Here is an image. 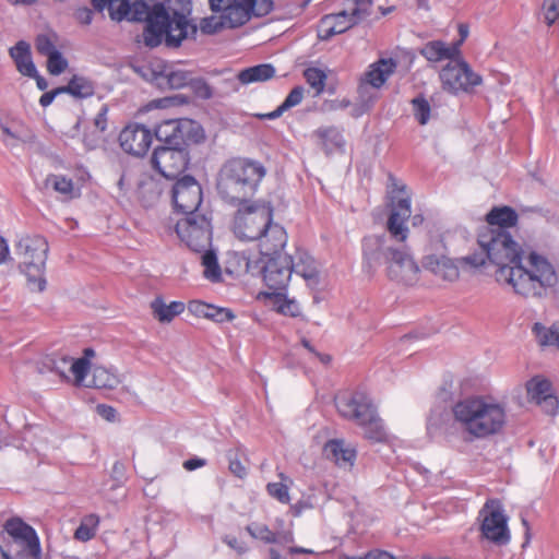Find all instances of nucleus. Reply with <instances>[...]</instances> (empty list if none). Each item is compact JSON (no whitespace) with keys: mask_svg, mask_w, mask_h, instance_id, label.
<instances>
[{"mask_svg":"<svg viewBox=\"0 0 559 559\" xmlns=\"http://www.w3.org/2000/svg\"><path fill=\"white\" fill-rule=\"evenodd\" d=\"M201 263L204 267L203 275L206 280L217 283L222 280V270L214 250L206 248L201 251Z\"/></svg>","mask_w":559,"mask_h":559,"instance_id":"40","label":"nucleus"},{"mask_svg":"<svg viewBox=\"0 0 559 559\" xmlns=\"http://www.w3.org/2000/svg\"><path fill=\"white\" fill-rule=\"evenodd\" d=\"M317 143L326 155L343 154L346 141L336 127H321L313 132Z\"/></svg>","mask_w":559,"mask_h":559,"instance_id":"30","label":"nucleus"},{"mask_svg":"<svg viewBox=\"0 0 559 559\" xmlns=\"http://www.w3.org/2000/svg\"><path fill=\"white\" fill-rule=\"evenodd\" d=\"M9 55L22 75L28 78L37 75V69L32 59L31 45L27 41H17L15 46L9 49Z\"/></svg>","mask_w":559,"mask_h":559,"instance_id":"33","label":"nucleus"},{"mask_svg":"<svg viewBox=\"0 0 559 559\" xmlns=\"http://www.w3.org/2000/svg\"><path fill=\"white\" fill-rule=\"evenodd\" d=\"M261 237L257 238L254 242H257L260 259H266L271 257L283 255L282 250L285 248L287 243V233L285 228L273 221V216L271 217L270 227H265Z\"/></svg>","mask_w":559,"mask_h":559,"instance_id":"23","label":"nucleus"},{"mask_svg":"<svg viewBox=\"0 0 559 559\" xmlns=\"http://www.w3.org/2000/svg\"><path fill=\"white\" fill-rule=\"evenodd\" d=\"M543 11L547 25L551 26L559 21V0H544Z\"/></svg>","mask_w":559,"mask_h":559,"instance_id":"50","label":"nucleus"},{"mask_svg":"<svg viewBox=\"0 0 559 559\" xmlns=\"http://www.w3.org/2000/svg\"><path fill=\"white\" fill-rule=\"evenodd\" d=\"M188 310L191 314L199 317V318H205L209 314V307L210 304H206L201 300H191L188 302Z\"/></svg>","mask_w":559,"mask_h":559,"instance_id":"55","label":"nucleus"},{"mask_svg":"<svg viewBox=\"0 0 559 559\" xmlns=\"http://www.w3.org/2000/svg\"><path fill=\"white\" fill-rule=\"evenodd\" d=\"M92 4L99 12L107 8L110 19L117 22L122 20L147 22V14H150L148 7L143 1L131 4L129 0H92Z\"/></svg>","mask_w":559,"mask_h":559,"instance_id":"18","label":"nucleus"},{"mask_svg":"<svg viewBox=\"0 0 559 559\" xmlns=\"http://www.w3.org/2000/svg\"><path fill=\"white\" fill-rule=\"evenodd\" d=\"M477 243L487 254L488 261L497 266V282L511 286L519 295L542 297L559 282L551 263L535 252L524 257L522 247L508 230L480 228Z\"/></svg>","mask_w":559,"mask_h":559,"instance_id":"1","label":"nucleus"},{"mask_svg":"<svg viewBox=\"0 0 559 559\" xmlns=\"http://www.w3.org/2000/svg\"><path fill=\"white\" fill-rule=\"evenodd\" d=\"M98 414L108 421L116 418V409L109 405L100 404L97 406Z\"/></svg>","mask_w":559,"mask_h":559,"instance_id":"63","label":"nucleus"},{"mask_svg":"<svg viewBox=\"0 0 559 559\" xmlns=\"http://www.w3.org/2000/svg\"><path fill=\"white\" fill-rule=\"evenodd\" d=\"M273 207L265 202H248L239 205L235 217L233 231L241 241H255L261 237L265 227H270Z\"/></svg>","mask_w":559,"mask_h":559,"instance_id":"9","label":"nucleus"},{"mask_svg":"<svg viewBox=\"0 0 559 559\" xmlns=\"http://www.w3.org/2000/svg\"><path fill=\"white\" fill-rule=\"evenodd\" d=\"M304 98V88L301 86L294 87L287 95L282 105H299Z\"/></svg>","mask_w":559,"mask_h":559,"instance_id":"58","label":"nucleus"},{"mask_svg":"<svg viewBox=\"0 0 559 559\" xmlns=\"http://www.w3.org/2000/svg\"><path fill=\"white\" fill-rule=\"evenodd\" d=\"M95 530L93 527H86L85 525H80L74 533L76 539L82 542H87L95 536Z\"/></svg>","mask_w":559,"mask_h":559,"instance_id":"61","label":"nucleus"},{"mask_svg":"<svg viewBox=\"0 0 559 559\" xmlns=\"http://www.w3.org/2000/svg\"><path fill=\"white\" fill-rule=\"evenodd\" d=\"M223 27H228L227 22L223 17V14L221 13L219 16H209L204 17L200 22V29L204 34H215Z\"/></svg>","mask_w":559,"mask_h":559,"instance_id":"48","label":"nucleus"},{"mask_svg":"<svg viewBox=\"0 0 559 559\" xmlns=\"http://www.w3.org/2000/svg\"><path fill=\"white\" fill-rule=\"evenodd\" d=\"M448 63L439 72L441 86L452 95L472 94L483 84V78L475 72L463 55L447 57Z\"/></svg>","mask_w":559,"mask_h":559,"instance_id":"10","label":"nucleus"},{"mask_svg":"<svg viewBox=\"0 0 559 559\" xmlns=\"http://www.w3.org/2000/svg\"><path fill=\"white\" fill-rule=\"evenodd\" d=\"M455 421L475 439L498 433L506 424L502 404L486 396H473L459 401L452 407Z\"/></svg>","mask_w":559,"mask_h":559,"instance_id":"4","label":"nucleus"},{"mask_svg":"<svg viewBox=\"0 0 559 559\" xmlns=\"http://www.w3.org/2000/svg\"><path fill=\"white\" fill-rule=\"evenodd\" d=\"M151 163L162 176L173 179L187 169L189 155L183 145L157 146Z\"/></svg>","mask_w":559,"mask_h":559,"instance_id":"16","label":"nucleus"},{"mask_svg":"<svg viewBox=\"0 0 559 559\" xmlns=\"http://www.w3.org/2000/svg\"><path fill=\"white\" fill-rule=\"evenodd\" d=\"M46 186L51 187L63 200H73L81 195V189L76 188L72 179L64 175L51 174L46 178Z\"/></svg>","mask_w":559,"mask_h":559,"instance_id":"38","label":"nucleus"},{"mask_svg":"<svg viewBox=\"0 0 559 559\" xmlns=\"http://www.w3.org/2000/svg\"><path fill=\"white\" fill-rule=\"evenodd\" d=\"M248 534L265 544L292 545L295 542L294 532L286 530L273 532L266 524L252 522L246 526Z\"/></svg>","mask_w":559,"mask_h":559,"instance_id":"29","label":"nucleus"},{"mask_svg":"<svg viewBox=\"0 0 559 559\" xmlns=\"http://www.w3.org/2000/svg\"><path fill=\"white\" fill-rule=\"evenodd\" d=\"M175 230L191 251L201 252L212 245V226L205 215L185 216L177 221Z\"/></svg>","mask_w":559,"mask_h":559,"instance_id":"15","label":"nucleus"},{"mask_svg":"<svg viewBox=\"0 0 559 559\" xmlns=\"http://www.w3.org/2000/svg\"><path fill=\"white\" fill-rule=\"evenodd\" d=\"M67 67L68 61L59 50L47 56V70L50 74L59 75Z\"/></svg>","mask_w":559,"mask_h":559,"instance_id":"47","label":"nucleus"},{"mask_svg":"<svg viewBox=\"0 0 559 559\" xmlns=\"http://www.w3.org/2000/svg\"><path fill=\"white\" fill-rule=\"evenodd\" d=\"M155 136L164 142V146L185 145L187 142L198 143L204 139L203 129L194 120L180 118L164 120L155 128Z\"/></svg>","mask_w":559,"mask_h":559,"instance_id":"14","label":"nucleus"},{"mask_svg":"<svg viewBox=\"0 0 559 559\" xmlns=\"http://www.w3.org/2000/svg\"><path fill=\"white\" fill-rule=\"evenodd\" d=\"M223 543H225L229 548H231L233 550H235L238 555H243L248 551V547L247 545L239 540L236 536L234 535H225L223 536L222 538Z\"/></svg>","mask_w":559,"mask_h":559,"instance_id":"56","label":"nucleus"},{"mask_svg":"<svg viewBox=\"0 0 559 559\" xmlns=\"http://www.w3.org/2000/svg\"><path fill=\"white\" fill-rule=\"evenodd\" d=\"M278 477L281 478V481L269 483L266 485V491L278 502L287 504L290 501L289 485L293 484V480L282 472L278 473Z\"/></svg>","mask_w":559,"mask_h":559,"instance_id":"42","label":"nucleus"},{"mask_svg":"<svg viewBox=\"0 0 559 559\" xmlns=\"http://www.w3.org/2000/svg\"><path fill=\"white\" fill-rule=\"evenodd\" d=\"M206 319L216 323H224L233 321L235 319V314L229 308L210 305Z\"/></svg>","mask_w":559,"mask_h":559,"instance_id":"49","label":"nucleus"},{"mask_svg":"<svg viewBox=\"0 0 559 559\" xmlns=\"http://www.w3.org/2000/svg\"><path fill=\"white\" fill-rule=\"evenodd\" d=\"M424 265L436 276L444 281L453 282L460 276L457 263L445 255H428L424 261Z\"/></svg>","mask_w":559,"mask_h":559,"instance_id":"31","label":"nucleus"},{"mask_svg":"<svg viewBox=\"0 0 559 559\" xmlns=\"http://www.w3.org/2000/svg\"><path fill=\"white\" fill-rule=\"evenodd\" d=\"M91 368L90 360L86 357H81L78 359L70 358L69 371L74 376L75 382L81 384L86 374L88 373Z\"/></svg>","mask_w":559,"mask_h":559,"instance_id":"46","label":"nucleus"},{"mask_svg":"<svg viewBox=\"0 0 559 559\" xmlns=\"http://www.w3.org/2000/svg\"><path fill=\"white\" fill-rule=\"evenodd\" d=\"M51 370L56 372L61 379H69L67 370H69L70 358L61 357L59 359L51 360Z\"/></svg>","mask_w":559,"mask_h":559,"instance_id":"57","label":"nucleus"},{"mask_svg":"<svg viewBox=\"0 0 559 559\" xmlns=\"http://www.w3.org/2000/svg\"><path fill=\"white\" fill-rule=\"evenodd\" d=\"M487 226L484 228H495V230H508L516 226L519 215L514 209L508 205L493 206L485 216Z\"/></svg>","mask_w":559,"mask_h":559,"instance_id":"32","label":"nucleus"},{"mask_svg":"<svg viewBox=\"0 0 559 559\" xmlns=\"http://www.w3.org/2000/svg\"><path fill=\"white\" fill-rule=\"evenodd\" d=\"M119 383L116 374L105 368H95L93 371V385L98 389H114Z\"/></svg>","mask_w":559,"mask_h":559,"instance_id":"44","label":"nucleus"},{"mask_svg":"<svg viewBox=\"0 0 559 559\" xmlns=\"http://www.w3.org/2000/svg\"><path fill=\"white\" fill-rule=\"evenodd\" d=\"M151 309L154 318L160 323H169L185 311L186 305L182 301L166 304L162 297H156L151 302Z\"/></svg>","mask_w":559,"mask_h":559,"instance_id":"35","label":"nucleus"},{"mask_svg":"<svg viewBox=\"0 0 559 559\" xmlns=\"http://www.w3.org/2000/svg\"><path fill=\"white\" fill-rule=\"evenodd\" d=\"M480 536L496 545L510 542L508 516L504 514L502 502L497 498L487 499L478 512Z\"/></svg>","mask_w":559,"mask_h":559,"instance_id":"13","label":"nucleus"},{"mask_svg":"<svg viewBox=\"0 0 559 559\" xmlns=\"http://www.w3.org/2000/svg\"><path fill=\"white\" fill-rule=\"evenodd\" d=\"M457 31L460 35L459 40L450 45L442 40L428 41L421 47L420 55L429 62H440L447 57H457L459 55H463L461 47L468 37L469 27L465 23H460L457 25Z\"/></svg>","mask_w":559,"mask_h":559,"instance_id":"21","label":"nucleus"},{"mask_svg":"<svg viewBox=\"0 0 559 559\" xmlns=\"http://www.w3.org/2000/svg\"><path fill=\"white\" fill-rule=\"evenodd\" d=\"M292 274L301 276L307 286L314 289L320 284V274L316 260L306 251L297 250L290 257Z\"/></svg>","mask_w":559,"mask_h":559,"instance_id":"27","label":"nucleus"},{"mask_svg":"<svg viewBox=\"0 0 559 559\" xmlns=\"http://www.w3.org/2000/svg\"><path fill=\"white\" fill-rule=\"evenodd\" d=\"M190 1L182 5V12L173 10V13L164 3L153 5L143 31V43L146 47L155 48L162 43L168 48H178L189 36H194L198 26L188 20Z\"/></svg>","mask_w":559,"mask_h":559,"instance_id":"3","label":"nucleus"},{"mask_svg":"<svg viewBox=\"0 0 559 559\" xmlns=\"http://www.w3.org/2000/svg\"><path fill=\"white\" fill-rule=\"evenodd\" d=\"M338 414L354 421L362 429L364 437L371 443L384 440V426L378 406L364 391L345 392L335 397Z\"/></svg>","mask_w":559,"mask_h":559,"instance_id":"5","label":"nucleus"},{"mask_svg":"<svg viewBox=\"0 0 559 559\" xmlns=\"http://www.w3.org/2000/svg\"><path fill=\"white\" fill-rule=\"evenodd\" d=\"M246 270L252 275L261 274L270 293L286 292L292 277L290 255L283 254L257 261L248 259Z\"/></svg>","mask_w":559,"mask_h":559,"instance_id":"12","label":"nucleus"},{"mask_svg":"<svg viewBox=\"0 0 559 559\" xmlns=\"http://www.w3.org/2000/svg\"><path fill=\"white\" fill-rule=\"evenodd\" d=\"M48 251V241L41 235H23L16 243L20 269L26 275L32 292L40 293L46 288L44 273Z\"/></svg>","mask_w":559,"mask_h":559,"instance_id":"6","label":"nucleus"},{"mask_svg":"<svg viewBox=\"0 0 559 559\" xmlns=\"http://www.w3.org/2000/svg\"><path fill=\"white\" fill-rule=\"evenodd\" d=\"M3 530L9 536L1 548L2 559H41V548L36 531L20 518L5 521Z\"/></svg>","mask_w":559,"mask_h":559,"instance_id":"8","label":"nucleus"},{"mask_svg":"<svg viewBox=\"0 0 559 559\" xmlns=\"http://www.w3.org/2000/svg\"><path fill=\"white\" fill-rule=\"evenodd\" d=\"M206 465V461L200 457H192L183 462V467L187 471H195Z\"/></svg>","mask_w":559,"mask_h":559,"instance_id":"64","label":"nucleus"},{"mask_svg":"<svg viewBox=\"0 0 559 559\" xmlns=\"http://www.w3.org/2000/svg\"><path fill=\"white\" fill-rule=\"evenodd\" d=\"M357 23V9L352 13L341 11L335 14L325 15L320 24V37L328 39L334 35L342 34Z\"/></svg>","mask_w":559,"mask_h":559,"instance_id":"28","label":"nucleus"},{"mask_svg":"<svg viewBox=\"0 0 559 559\" xmlns=\"http://www.w3.org/2000/svg\"><path fill=\"white\" fill-rule=\"evenodd\" d=\"M31 138L29 130L20 120L8 116L3 108L0 110V140L7 147H17Z\"/></svg>","mask_w":559,"mask_h":559,"instance_id":"25","label":"nucleus"},{"mask_svg":"<svg viewBox=\"0 0 559 559\" xmlns=\"http://www.w3.org/2000/svg\"><path fill=\"white\" fill-rule=\"evenodd\" d=\"M93 11L86 7L79 8L74 14L76 21L82 25H90L93 21Z\"/></svg>","mask_w":559,"mask_h":559,"instance_id":"59","label":"nucleus"},{"mask_svg":"<svg viewBox=\"0 0 559 559\" xmlns=\"http://www.w3.org/2000/svg\"><path fill=\"white\" fill-rule=\"evenodd\" d=\"M488 260L487 254L483 249H480L479 252H474L472 254H468L466 257H463L460 260V263L464 266H468L471 269H477L483 265H485L486 261Z\"/></svg>","mask_w":559,"mask_h":559,"instance_id":"52","label":"nucleus"},{"mask_svg":"<svg viewBox=\"0 0 559 559\" xmlns=\"http://www.w3.org/2000/svg\"><path fill=\"white\" fill-rule=\"evenodd\" d=\"M365 267L372 272L381 265L383 257V241L381 236H367L362 243Z\"/></svg>","mask_w":559,"mask_h":559,"instance_id":"34","label":"nucleus"},{"mask_svg":"<svg viewBox=\"0 0 559 559\" xmlns=\"http://www.w3.org/2000/svg\"><path fill=\"white\" fill-rule=\"evenodd\" d=\"M273 297V306L275 310L284 316L298 317L300 314V306L295 299L287 297L286 292L267 293Z\"/></svg>","mask_w":559,"mask_h":559,"instance_id":"41","label":"nucleus"},{"mask_svg":"<svg viewBox=\"0 0 559 559\" xmlns=\"http://www.w3.org/2000/svg\"><path fill=\"white\" fill-rule=\"evenodd\" d=\"M383 84L384 57L380 56L376 62L368 67L359 79L357 91L361 100L365 103L364 105L373 100V97L379 93Z\"/></svg>","mask_w":559,"mask_h":559,"instance_id":"24","label":"nucleus"},{"mask_svg":"<svg viewBox=\"0 0 559 559\" xmlns=\"http://www.w3.org/2000/svg\"><path fill=\"white\" fill-rule=\"evenodd\" d=\"M189 87L191 92L200 99L205 100L212 97V88L204 80H191Z\"/></svg>","mask_w":559,"mask_h":559,"instance_id":"51","label":"nucleus"},{"mask_svg":"<svg viewBox=\"0 0 559 559\" xmlns=\"http://www.w3.org/2000/svg\"><path fill=\"white\" fill-rule=\"evenodd\" d=\"M528 399L539 405L547 415H556L559 409V401L552 392L549 380L534 377L526 383Z\"/></svg>","mask_w":559,"mask_h":559,"instance_id":"22","label":"nucleus"},{"mask_svg":"<svg viewBox=\"0 0 559 559\" xmlns=\"http://www.w3.org/2000/svg\"><path fill=\"white\" fill-rule=\"evenodd\" d=\"M275 75V68L270 63H261L246 68L237 74L238 81L243 84L265 82Z\"/></svg>","mask_w":559,"mask_h":559,"instance_id":"37","label":"nucleus"},{"mask_svg":"<svg viewBox=\"0 0 559 559\" xmlns=\"http://www.w3.org/2000/svg\"><path fill=\"white\" fill-rule=\"evenodd\" d=\"M323 454L340 468L349 469L355 464L357 451L352 443L336 438L324 444Z\"/></svg>","mask_w":559,"mask_h":559,"instance_id":"26","label":"nucleus"},{"mask_svg":"<svg viewBox=\"0 0 559 559\" xmlns=\"http://www.w3.org/2000/svg\"><path fill=\"white\" fill-rule=\"evenodd\" d=\"M415 55L413 51L402 48H396L386 58V76L393 73H406L413 67Z\"/></svg>","mask_w":559,"mask_h":559,"instance_id":"36","label":"nucleus"},{"mask_svg":"<svg viewBox=\"0 0 559 559\" xmlns=\"http://www.w3.org/2000/svg\"><path fill=\"white\" fill-rule=\"evenodd\" d=\"M534 331L536 332L538 342L542 346L552 345L559 349V329L557 326L554 325L549 329H546L536 323Z\"/></svg>","mask_w":559,"mask_h":559,"instance_id":"43","label":"nucleus"},{"mask_svg":"<svg viewBox=\"0 0 559 559\" xmlns=\"http://www.w3.org/2000/svg\"><path fill=\"white\" fill-rule=\"evenodd\" d=\"M386 270L389 275L406 285L418 281L419 267L412 257L400 250H386Z\"/></svg>","mask_w":559,"mask_h":559,"instance_id":"20","label":"nucleus"},{"mask_svg":"<svg viewBox=\"0 0 559 559\" xmlns=\"http://www.w3.org/2000/svg\"><path fill=\"white\" fill-rule=\"evenodd\" d=\"M94 126L99 131H105L107 127V107H103L94 118Z\"/></svg>","mask_w":559,"mask_h":559,"instance_id":"62","label":"nucleus"},{"mask_svg":"<svg viewBox=\"0 0 559 559\" xmlns=\"http://www.w3.org/2000/svg\"><path fill=\"white\" fill-rule=\"evenodd\" d=\"M35 45L38 53L46 57L58 51L51 38L46 34L38 35L36 37Z\"/></svg>","mask_w":559,"mask_h":559,"instance_id":"53","label":"nucleus"},{"mask_svg":"<svg viewBox=\"0 0 559 559\" xmlns=\"http://www.w3.org/2000/svg\"><path fill=\"white\" fill-rule=\"evenodd\" d=\"M228 461H229V471L234 475H236L239 478H242L243 476H246L247 469L237 457H233L231 455H229Z\"/></svg>","mask_w":559,"mask_h":559,"instance_id":"60","label":"nucleus"},{"mask_svg":"<svg viewBox=\"0 0 559 559\" xmlns=\"http://www.w3.org/2000/svg\"><path fill=\"white\" fill-rule=\"evenodd\" d=\"M189 73L182 70L171 71L168 74V84L171 88H181L186 85H190Z\"/></svg>","mask_w":559,"mask_h":559,"instance_id":"54","label":"nucleus"},{"mask_svg":"<svg viewBox=\"0 0 559 559\" xmlns=\"http://www.w3.org/2000/svg\"><path fill=\"white\" fill-rule=\"evenodd\" d=\"M153 142L151 130L141 123H129L119 134L121 148L133 156H144Z\"/></svg>","mask_w":559,"mask_h":559,"instance_id":"19","label":"nucleus"},{"mask_svg":"<svg viewBox=\"0 0 559 559\" xmlns=\"http://www.w3.org/2000/svg\"><path fill=\"white\" fill-rule=\"evenodd\" d=\"M58 91L69 93L76 99H84L94 95L95 86L90 79L85 76L73 75V78L69 81L68 85L58 87Z\"/></svg>","mask_w":559,"mask_h":559,"instance_id":"39","label":"nucleus"},{"mask_svg":"<svg viewBox=\"0 0 559 559\" xmlns=\"http://www.w3.org/2000/svg\"><path fill=\"white\" fill-rule=\"evenodd\" d=\"M173 202L177 212L186 216L199 215L197 211L202 203L201 186L192 176H183L173 187Z\"/></svg>","mask_w":559,"mask_h":559,"instance_id":"17","label":"nucleus"},{"mask_svg":"<svg viewBox=\"0 0 559 559\" xmlns=\"http://www.w3.org/2000/svg\"><path fill=\"white\" fill-rule=\"evenodd\" d=\"M307 83L313 88L314 95H319L325 85L326 74L319 68H308L304 72Z\"/></svg>","mask_w":559,"mask_h":559,"instance_id":"45","label":"nucleus"},{"mask_svg":"<svg viewBox=\"0 0 559 559\" xmlns=\"http://www.w3.org/2000/svg\"><path fill=\"white\" fill-rule=\"evenodd\" d=\"M386 199L390 200L386 230L394 240L404 242L409 233V219L412 218V224L417 226L423 222V217L420 215L412 217L411 195L406 186L391 175L386 177Z\"/></svg>","mask_w":559,"mask_h":559,"instance_id":"7","label":"nucleus"},{"mask_svg":"<svg viewBox=\"0 0 559 559\" xmlns=\"http://www.w3.org/2000/svg\"><path fill=\"white\" fill-rule=\"evenodd\" d=\"M265 174L266 169L260 162L248 158L227 160L217 175V193L233 205L251 202Z\"/></svg>","mask_w":559,"mask_h":559,"instance_id":"2","label":"nucleus"},{"mask_svg":"<svg viewBox=\"0 0 559 559\" xmlns=\"http://www.w3.org/2000/svg\"><path fill=\"white\" fill-rule=\"evenodd\" d=\"M213 12H219L229 28L242 26L251 17H262L273 10L272 0H209Z\"/></svg>","mask_w":559,"mask_h":559,"instance_id":"11","label":"nucleus"}]
</instances>
